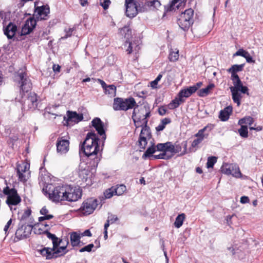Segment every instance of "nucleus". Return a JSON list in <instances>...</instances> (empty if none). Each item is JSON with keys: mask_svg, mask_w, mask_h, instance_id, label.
<instances>
[{"mask_svg": "<svg viewBox=\"0 0 263 263\" xmlns=\"http://www.w3.org/2000/svg\"><path fill=\"white\" fill-rule=\"evenodd\" d=\"M19 83L21 84V93L22 98L20 100L22 104V109L24 111L33 110L37 105V99L34 92H29L31 87V83L25 72L18 73L16 76Z\"/></svg>", "mask_w": 263, "mask_h": 263, "instance_id": "1", "label": "nucleus"}, {"mask_svg": "<svg viewBox=\"0 0 263 263\" xmlns=\"http://www.w3.org/2000/svg\"><path fill=\"white\" fill-rule=\"evenodd\" d=\"M244 66V64H235L232 65L227 70L228 72L231 74V80L233 84V86L230 88L232 92V99L238 106H240V100L242 98L240 92L249 95V89L247 87L243 86L238 75L236 74L237 72L242 71Z\"/></svg>", "mask_w": 263, "mask_h": 263, "instance_id": "2", "label": "nucleus"}, {"mask_svg": "<svg viewBox=\"0 0 263 263\" xmlns=\"http://www.w3.org/2000/svg\"><path fill=\"white\" fill-rule=\"evenodd\" d=\"M99 139L95 132H89L87 134L85 140L81 145L80 153L83 152L87 157L93 160L92 165L97 166L99 161L97 156L98 153L100 149L99 145Z\"/></svg>", "mask_w": 263, "mask_h": 263, "instance_id": "3", "label": "nucleus"}, {"mask_svg": "<svg viewBox=\"0 0 263 263\" xmlns=\"http://www.w3.org/2000/svg\"><path fill=\"white\" fill-rule=\"evenodd\" d=\"M63 193L61 194L60 202H75L81 198L82 190L76 186L64 185Z\"/></svg>", "mask_w": 263, "mask_h": 263, "instance_id": "4", "label": "nucleus"}, {"mask_svg": "<svg viewBox=\"0 0 263 263\" xmlns=\"http://www.w3.org/2000/svg\"><path fill=\"white\" fill-rule=\"evenodd\" d=\"M3 193L7 196L6 203L11 211L14 213V211H16L18 205L22 201L20 196L15 189H10L8 186L4 189Z\"/></svg>", "mask_w": 263, "mask_h": 263, "instance_id": "5", "label": "nucleus"}, {"mask_svg": "<svg viewBox=\"0 0 263 263\" xmlns=\"http://www.w3.org/2000/svg\"><path fill=\"white\" fill-rule=\"evenodd\" d=\"M142 123L137 122L135 124L136 128L142 127L138 139V145L140 149H144L147 144V141L151 139L152 134L150 128L147 126L148 120L144 119Z\"/></svg>", "mask_w": 263, "mask_h": 263, "instance_id": "6", "label": "nucleus"}, {"mask_svg": "<svg viewBox=\"0 0 263 263\" xmlns=\"http://www.w3.org/2000/svg\"><path fill=\"white\" fill-rule=\"evenodd\" d=\"M64 185H55L52 184H48L43 188V191L44 194L54 202H60L61 194L63 193Z\"/></svg>", "mask_w": 263, "mask_h": 263, "instance_id": "7", "label": "nucleus"}, {"mask_svg": "<svg viewBox=\"0 0 263 263\" xmlns=\"http://www.w3.org/2000/svg\"><path fill=\"white\" fill-rule=\"evenodd\" d=\"M120 33L122 35H124V37L126 39V41L124 45V47H127L126 49V51L128 54L135 52L136 53L138 52L140 49V47L139 44L135 42L130 41V39L132 37V30L128 26H124L123 28L121 29Z\"/></svg>", "mask_w": 263, "mask_h": 263, "instance_id": "8", "label": "nucleus"}, {"mask_svg": "<svg viewBox=\"0 0 263 263\" xmlns=\"http://www.w3.org/2000/svg\"><path fill=\"white\" fill-rule=\"evenodd\" d=\"M136 102L133 98H116L114 100L112 108L115 110H127L134 107Z\"/></svg>", "mask_w": 263, "mask_h": 263, "instance_id": "9", "label": "nucleus"}, {"mask_svg": "<svg viewBox=\"0 0 263 263\" xmlns=\"http://www.w3.org/2000/svg\"><path fill=\"white\" fill-rule=\"evenodd\" d=\"M193 10L188 9L179 15L178 19V24L181 29L186 31L189 29L193 23Z\"/></svg>", "mask_w": 263, "mask_h": 263, "instance_id": "10", "label": "nucleus"}, {"mask_svg": "<svg viewBox=\"0 0 263 263\" xmlns=\"http://www.w3.org/2000/svg\"><path fill=\"white\" fill-rule=\"evenodd\" d=\"M66 249V246L57 247L56 249L45 247L39 251L43 256L46 257L47 259H50L65 254L67 252Z\"/></svg>", "mask_w": 263, "mask_h": 263, "instance_id": "11", "label": "nucleus"}, {"mask_svg": "<svg viewBox=\"0 0 263 263\" xmlns=\"http://www.w3.org/2000/svg\"><path fill=\"white\" fill-rule=\"evenodd\" d=\"M214 127L212 124H208L203 128L200 129L197 133L195 135L196 139H194L192 143L191 148H195L194 151H196L198 148V145L200 144L204 139L206 138L209 136V132Z\"/></svg>", "mask_w": 263, "mask_h": 263, "instance_id": "12", "label": "nucleus"}, {"mask_svg": "<svg viewBox=\"0 0 263 263\" xmlns=\"http://www.w3.org/2000/svg\"><path fill=\"white\" fill-rule=\"evenodd\" d=\"M137 4L140 12L157 9L161 6L160 2L158 0H138Z\"/></svg>", "mask_w": 263, "mask_h": 263, "instance_id": "13", "label": "nucleus"}, {"mask_svg": "<svg viewBox=\"0 0 263 263\" xmlns=\"http://www.w3.org/2000/svg\"><path fill=\"white\" fill-rule=\"evenodd\" d=\"M221 171L223 174L231 175L236 178H240L241 173L239 166L236 164H223L221 167Z\"/></svg>", "mask_w": 263, "mask_h": 263, "instance_id": "14", "label": "nucleus"}, {"mask_svg": "<svg viewBox=\"0 0 263 263\" xmlns=\"http://www.w3.org/2000/svg\"><path fill=\"white\" fill-rule=\"evenodd\" d=\"M67 117H64V125L71 126L78 123L83 119L82 114H77L76 111H67Z\"/></svg>", "mask_w": 263, "mask_h": 263, "instance_id": "15", "label": "nucleus"}, {"mask_svg": "<svg viewBox=\"0 0 263 263\" xmlns=\"http://www.w3.org/2000/svg\"><path fill=\"white\" fill-rule=\"evenodd\" d=\"M98 205V200L91 198L85 200L80 208V210L85 215H89L93 212Z\"/></svg>", "mask_w": 263, "mask_h": 263, "instance_id": "16", "label": "nucleus"}, {"mask_svg": "<svg viewBox=\"0 0 263 263\" xmlns=\"http://www.w3.org/2000/svg\"><path fill=\"white\" fill-rule=\"evenodd\" d=\"M148 107L144 105L143 107H140V109H139V113L142 115H139L138 114L136 113V108H134L133 115H132V118L134 120V123L136 124L138 121L140 123H142V121L144 119L147 120V118L149 117L150 116V111L148 109Z\"/></svg>", "mask_w": 263, "mask_h": 263, "instance_id": "17", "label": "nucleus"}, {"mask_svg": "<svg viewBox=\"0 0 263 263\" xmlns=\"http://www.w3.org/2000/svg\"><path fill=\"white\" fill-rule=\"evenodd\" d=\"M126 14L129 17H134L138 13L139 8L135 0H125Z\"/></svg>", "mask_w": 263, "mask_h": 263, "instance_id": "18", "label": "nucleus"}, {"mask_svg": "<svg viewBox=\"0 0 263 263\" xmlns=\"http://www.w3.org/2000/svg\"><path fill=\"white\" fill-rule=\"evenodd\" d=\"M29 169V164L26 162L17 163L16 165V173L20 181L25 182L27 180V171Z\"/></svg>", "mask_w": 263, "mask_h": 263, "instance_id": "19", "label": "nucleus"}, {"mask_svg": "<svg viewBox=\"0 0 263 263\" xmlns=\"http://www.w3.org/2000/svg\"><path fill=\"white\" fill-rule=\"evenodd\" d=\"M56 145L57 152L61 155L65 154L69 151V140L64 137L58 138Z\"/></svg>", "mask_w": 263, "mask_h": 263, "instance_id": "20", "label": "nucleus"}, {"mask_svg": "<svg viewBox=\"0 0 263 263\" xmlns=\"http://www.w3.org/2000/svg\"><path fill=\"white\" fill-rule=\"evenodd\" d=\"M50 12L49 8L47 6L36 7L34 11V16L37 20H47Z\"/></svg>", "mask_w": 263, "mask_h": 263, "instance_id": "21", "label": "nucleus"}, {"mask_svg": "<svg viewBox=\"0 0 263 263\" xmlns=\"http://www.w3.org/2000/svg\"><path fill=\"white\" fill-rule=\"evenodd\" d=\"M32 230L30 225L22 226L15 232V238L18 240L26 238L29 236Z\"/></svg>", "mask_w": 263, "mask_h": 263, "instance_id": "22", "label": "nucleus"}, {"mask_svg": "<svg viewBox=\"0 0 263 263\" xmlns=\"http://www.w3.org/2000/svg\"><path fill=\"white\" fill-rule=\"evenodd\" d=\"M36 25V21L34 18L30 17L27 19L22 26L21 35H24L29 34L35 28Z\"/></svg>", "mask_w": 263, "mask_h": 263, "instance_id": "23", "label": "nucleus"}, {"mask_svg": "<svg viewBox=\"0 0 263 263\" xmlns=\"http://www.w3.org/2000/svg\"><path fill=\"white\" fill-rule=\"evenodd\" d=\"M92 126L96 129L98 133L102 136L103 141L106 139L105 132L104 128V123L99 118H95L91 121Z\"/></svg>", "mask_w": 263, "mask_h": 263, "instance_id": "24", "label": "nucleus"}, {"mask_svg": "<svg viewBox=\"0 0 263 263\" xmlns=\"http://www.w3.org/2000/svg\"><path fill=\"white\" fill-rule=\"evenodd\" d=\"M17 30V27L16 25L10 23L4 29V34L7 36L8 39H12Z\"/></svg>", "mask_w": 263, "mask_h": 263, "instance_id": "25", "label": "nucleus"}, {"mask_svg": "<svg viewBox=\"0 0 263 263\" xmlns=\"http://www.w3.org/2000/svg\"><path fill=\"white\" fill-rule=\"evenodd\" d=\"M232 112V107L230 106L225 107L220 111L219 118L222 121H227Z\"/></svg>", "mask_w": 263, "mask_h": 263, "instance_id": "26", "label": "nucleus"}, {"mask_svg": "<svg viewBox=\"0 0 263 263\" xmlns=\"http://www.w3.org/2000/svg\"><path fill=\"white\" fill-rule=\"evenodd\" d=\"M83 165H85L84 167L83 166L82 164L80 165L79 175L80 177L82 179L86 180L87 176L90 173V171L89 168L87 167L86 164H84Z\"/></svg>", "mask_w": 263, "mask_h": 263, "instance_id": "27", "label": "nucleus"}, {"mask_svg": "<svg viewBox=\"0 0 263 263\" xmlns=\"http://www.w3.org/2000/svg\"><path fill=\"white\" fill-rule=\"evenodd\" d=\"M215 85L213 83H211L204 88H202L198 91L197 93L199 97H204L208 96L211 91L214 88Z\"/></svg>", "mask_w": 263, "mask_h": 263, "instance_id": "28", "label": "nucleus"}, {"mask_svg": "<svg viewBox=\"0 0 263 263\" xmlns=\"http://www.w3.org/2000/svg\"><path fill=\"white\" fill-rule=\"evenodd\" d=\"M48 213L49 211L45 206L42 208V209L40 210V213L43 215V216L39 217V221L40 222H42L45 220L52 219L53 217V216L51 214H48Z\"/></svg>", "mask_w": 263, "mask_h": 263, "instance_id": "29", "label": "nucleus"}, {"mask_svg": "<svg viewBox=\"0 0 263 263\" xmlns=\"http://www.w3.org/2000/svg\"><path fill=\"white\" fill-rule=\"evenodd\" d=\"M185 101L184 99H181L178 95L171 102L168 104L170 109H174L177 108L180 104Z\"/></svg>", "mask_w": 263, "mask_h": 263, "instance_id": "30", "label": "nucleus"}, {"mask_svg": "<svg viewBox=\"0 0 263 263\" xmlns=\"http://www.w3.org/2000/svg\"><path fill=\"white\" fill-rule=\"evenodd\" d=\"M71 245L73 247L78 246L80 243V236L77 232H72L70 236Z\"/></svg>", "mask_w": 263, "mask_h": 263, "instance_id": "31", "label": "nucleus"}, {"mask_svg": "<svg viewBox=\"0 0 263 263\" xmlns=\"http://www.w3.org/2000/svg\"><path fill=\"white\" fill-rule=\"evenodd\" d=\"M152 143L151 146H149L142 156L143 159H146L152 156L157 150L156 146L154 143Z\"/></svg>", "mask_w": 263, "mask_h": 263, "instance_id": "32", "label": "nucleus"}, {"mask_svg": "<svg viewBox=\"0 0 263 263\" xmlns=\"http://www.w3.org/2000/svg\"><path fill=\"white\" fill-rule=\"evenodd\" d=\"M185 215L184 214L182 213L179 214L176 218L175 221L174 222V226L176 228H180L183 223L185 219Z\"/></svg>", "mask_w": 263, "mask_h": 263, "instance_id": "33", "label": "nucleus"}, {"mask_svg": "<svg viewBox=\"0 0 263 263\" xmlns=\"http://www.w3.org/2000/svg\"><path fill=\"white\" fill-rule=\"evenodd\" d=\"M105 93L110 97H115L116 94V87L114 85H109L104 89Z\"/></svg>", "mask_w": 263, "mask_h": 263, "instance_id": "34", "label": "nucleus"}, {"mask_svg": "<svg viewBox=\"0 0 263 263\" xmlns=\"http://www.w3.org/2000/svg\"><path fill=\"white\" fill-rule=\"evenodd\" d=\"M171 120L170 118H165L162 119L160 124L156 127V129L158 132L162 131L165 128L166 125L170 123Z\"/></svg>", "mask_w": 263, "mask_h": 263, "instance_id": "35", "label": "nucleus"}, {"mask_svg": "<svg viewBox=\"0 0 263 263\" xmlns=\"http://www.w3.org/2000/svg\"><path fill=\"white\" fill-rule=\"evenodd\" d=\"M179 58V50L177 49H175V50H173L171 49L170 50V54L168 56V59L171 62H176L178 60Z\"/></svg>", "mask_w": 263, "mask_h": 263, "instance_id": "36", "label": "nucleus"}, {"mask_svg": "<svg viewBox=\"0 0 263 263\" xmlns=\"http://www.w3.org/2000/svg\"><path fill=\"white\" fill-rule=\"evenodd\" d=\"M254 122V119L251 117H246L240 119L238 121V124L239 125H243V124H247L251 125L253 124Z\"/></svg>", "mask_w": 263, "mask_h": 263, "instance_id": "37", "label": "nucleus"}, {"mask_svg": "<svg viewBox=\"0 0 263 263\" xmlns=\"http://www.w3.org/2000/svg\"><path fill=\"white\" fill-rule=\"evenodd\" d=\"M115 195L120 196L122 195L126 190V187L123 184L118 185L116 187H114Z\"/></svg>", "mask_w": 263, "mask_h": 263, "instance_id": "38", "label": "nucleus"}, {"mask_svg": "<svg viewBox=\"0 0 263 263\" xmlns=\"http://www.w3.org/2000/svg\"><path fill=\"white\" fill-rule=\"evenodd\" d=\"M182 1V0H173L169 6V7L167 8V11H172L176 9H178L179 6L178 3L180 4Z\"/></svg>", "mask_w": 263, "mask_h": 263, "instance_id": "39", "label": "nucleus"}, {"mask_svg": "<svg viewBox=\"0 0 263 263\" xmlns=\"http://www.w3.org/2000/svg\"><path fill=\"white\" fill-rule=\"evenodd\" d=\"M240 125V128L238 130L240 136L242 138H247L248 137V127L246 125Z\"/></svg>", "mask_w": 263, "mask_h": 263, "instance_id": "40", "label": "nucleus"}, {"mask_svg": "<svg viewBox=\"0 0 263 263\" xmlns=\"http://www.w3.org/2000/svg\"><path fill=\"white\" fill-rule=\"evenodd\" d=\"M217 162V158L214 156L210 157L208 159L206 166L208 168H212Z\"/></svg>", "mask_w": 263, "mask_h": 263, "instance_id": "41", "label": "nucleus"}, {"mask_svg": "<svg viewBox=\"0 0 263 263\" xmlns=\"http://www.w3.org/2000/svg\"><path fill=\"white\" fill-rule=\"evenodd\" d=\"M43 223L35 224L34 228V232L36 234H44L45 232L43 229Z\"/></svg>", "mask_w": 263, "mask_h": 263, "instance_id": "42", "label": "nucleus"}, {"mask_svg": "<svg viewBox=\"0 0 263 263\" xmlns=\"http://www.w3.org/2000/svg\"><path fill=\"white\" fill-rule=\"evenodd\" d=\"M114 187H112L109 189H107L104 193V196L106 198L109 199L113 196L114 195H115Z\"/></svg>", "mask_w": 263, "mask_h": 263, "instance_id": "43", "label": "nucleus"}, {"mask_svg": "<svg viewBox=\"0 0 263 263\" xmlns=\"http://www.w3.org/2000/svg\"><path fill=\"white\" fill-rule=\"evenodd\" d=\"M178 96L181 98L183 99V98H188L191 95L190 94L189 91L187 88L181 90L178 94Z\"/></svg>", "mask_w": 263, "mask_h": 263, "instance_id": "44", "label": "nucleus"}, {"mask_svg": "<svg viewBox=\"0 0 263 263\" xmlns=\"http://www.w3.org/2000/svg\"><path fill=\"white\" fill-rule=\"evenodd\" d=\"M94 247V245L92 243H90L86 246L79 250L80 252H90L91 251L92 249Z\"/></svg>", "mask_w": 263, "mask_h": 263, "instance_id": "45", "label": "nucleus"}, {"mask_svg": "<svg viewBox=\"0 0 263 263\" xmlns=\"http://www.w3.org/2000/svg\"><path fill=\"white\" fill-rule=\"evenodd\" d=\"M166 143H159L156 145L157 151H161L164 153H166L167 146H166Z\"/></svg>", "mask_w": 263, "mask_h": 263, "instance_id": "46", "label": "nucleus"}, {"mask_svg": "<svg viewBox=\"0 0 263 263\" xmlns=\"http://www.w3.org/2000/svg\"><path fill=\"white\" fill-rule=\"evenodd\" d=\"M110 4V0H100V5L103 8L104 10L108 9Z\"/></svg>", "mask_w": 263, "mask_h": 263, "instance_id": "47", "label": "nucleus"}, {"mask_svg": "<svg viewBox=\"0 0 263 263\" xmlns=\"http://www.w3.org/2000/svg\"><path fill=\"white\" fill-rule=\"evenodd\" d=\"M74 30L73 28H69L65 29V35L62 37V39H65L68 37H70Z\"/></svg>", "mask_w": 263, "mask_h": 263, "instance_id": "48", "label": "nucleus"}, {"mask_svg": "<svg viewBox=\"0 0 263 263\" xmlns=\"http://www.w3.org/2000/svg\"><path fill=\"white\" fill-rule=\"evenodd\" d=\"M173 154H176L181 152L182 147L181 144H173Z\"/></svg>", "mask_w": 263, "mask_h": 263, "instance_id": "49", "label": "nucleus"}, {"mask_svg": "<svg viewBox=\"0 0 263 263\" xmlns=\"http://www.w3.org/2000/svg\"><path fill=\"white\" fill-rule=\"evenodd\" d=\"M153 157L155 159H167L170 158V157L166 155L165 153L162 152V153L159 155H154Z\"/></svg>", "mask_w": 263, "mask_h": 263, "instance_id": "50", "label": "nucleus"}, {"mask_svg": "<svg viewBox=\"0 0 263 263\" xmlns=\"http://www.w3.org/2000/svg\"><path fill=\"white\" fill-rule=\"evenodd\" d=\"M31 211L30 209L26 210L24 213L23 214L22 216L21 217V220H24L28 217H29V216L31 215Z\"/></svg>", "mask_w": 263, "mask_h": 263, "instance_id": "51", "label": "nucleus"}, {"mask_svg": "<svg viewBox=\"0 0 263 263\" xmlns=\"http://www.w3.org/2000/svg\"><path fill=\"white\" fill-rule=\"evenodd\" d=\"M248 53V51L242 49H239L234 54V56H241L242 57H246V54Z\"/></svg>", "mask_w": 263, "mask_h": 263, "instance_id": "52", "label": "nucleus"}, {"mask_svg": "<svg viewBox=\"0 0 263 263\" xmlns=\"http://www.w3.org/2000/svg\"><path fill=\"white\" fill-rule=\"evenodd\" d=\"M53 247L52 249H56L60 245L62 240H60L57 237H55V239H53L52 240Z\"/></svg>", "mask_w": 263, "mask_h": 263, "instance_id": "53", "label": "nucleus"}, {"mask_svg": "<svg viewBox=\"0 0 263 263\" xmlns=\"http://www.w3.org/2000/svg\"><path fill=\"white\" fill-rule=\"evenodd\" d=\"M118 218L117 216L114 214H109L108 216V220L111 223H113L118 220Z\"/></svg>", "mask_w": 263, "mask_h": 263, "instance_id": "54", "label": "nucleus"}, {"mask_svg": "<svg viewBox=\"0 0 263 263\" xmlns=\"http://www.w3.org/2000/svg\"><path fill=\"white\" fill-rule=\"evenodd\" d=\"M181 144V147L182 146L183 148V151L182 152V153L180 154L181 156H182L187 153V141H183Z\"/></svg>", "mask_w": 263, "mask_h": 263, "instance_id": "55", "label": "nucleus"}, {"mask_svg": "<svg viewBox=\"0 0 263 263\" xmlns=\"http://www.w3.org/2000/svg\"><path fill=\"white\" fill-rule=\"evenodd\" d=\"M166 146H167L166 151L167 152H170L173 154V144L171 142H166Z\"/></svg>", "mask_w": 263, "mask_h": 263, "instance_id": "56", "label": "nucleus"}, {"mask_svg": "<svg viewBox=\"0 0 263 263\" xmlns=\"http://www.w3.org/2000/svg\"><path fill=\"white\" fill-rule=\"evenodd\" d=\"M44 232H45L44 234L46 235L47 237L49 239H50L51 240H53V239H55V237L57 236L54 234L50 233L48 231V229H45Z\"/></svg>", "mask_w": 263, "mask_h": 263, "instance_id": "57", "label": "nucleus"}, {"mask_svg": "<svg viewBox=\"0 0 263 263\" xmlns=\"http://www.w3.org/2000/svg\"><path fill=\"white\" fill-rule=\"evenodd\" d=\"M12 224V219H10L5 225L4 231H5V234L8 235V230Z\"/></svg>", "mask_w": 263, "mask_h": 263, "instance_id": "58", "label": "nucleus"}, {"mask_svg": "<svg viewBox=\"0 0 263 263\" xmlns=\"http://www.w3.org/2000/svg\"><path fill=\"white\" fill-rule=\"evenodd\" d=\"M244 58L246 59V61L248 63H253L254 62V61L253 60L252 57L250 55V53L248 52V53L246 54Z\"/></svg>", "mask_w": 263, "mask_h": 263, "instance_id": "59", "label": "nucleus"}, {"mask_svg": "<svg viewBox=\"0 0 263 263\" xmlns=\"http://www.w3.org/2000/svg\"><path fill=\"white\" fill-rule=\"evenodd\" d=\"M249 201H250V200H249L248 197L243 196L240 198V202L242 204H245V203H248L249 202Z\"/></svg>", "mask_w": 263, "mask_h": 263, "instance_id": "60", "label": "nucleus"}, {"mask_svg": "<svg viewBox=\"0 0 263 263\" xmlns=\"http://www.w3.org/2000/svg\"><path fill=\"white\" fill-rule=\"evenodd\" d=\"M187 89H188V91H189L191 96L197 90L196 89V87H195V86L194 85L187 88Z\"/></svg>", "mask_w": 263, "mask_h": 263, "instance_id": "61", "label": "nucleus"}, {"mask_svg": "<svg viewBox=\"0 0 263 263\" xmlns=\"http://www.w3.org/2000/svg\"><path fill=\"white\" fill-rule=\"evenodd\" d=\"M158 112L160 115L163 116L166 114V110L164 107H161L159 108Z\"/></svg>", "mask_w": 263, "mask_h": 263, "instance_id": "62", "label": "nucleus"}, {"mask_svg": "<svg viewBox=\"0 0 263 263\" xmlns=\"http://www.w3.org/2000/svg\"><path fill=\"white\" fill-rule=\"evenodd\" d=\"M158 83V82L157 81H156L155 80H154V81H153L151 82V86L153 88H157Z\"/></svg>", "mask_w": 263, "mask_h": 263, "instance_id": "63", "label": "nucleus"}, {"mask_svg": "<svg viewBox=\"0 0 263 263\" xmlns=\"http://www.w3.org/2000/svg\"><path fill=\"white\" fill-rule=\"evenodd\" d=\"M98 81L99 82L100 84L101 85V86H102V88H103L104 90L108 86V85H106L105 82L104 81H103V80H102L101 79H98Z\"/></svg>", "mask_w": 263, "mask_h": 263, "instance_id": "64", "label": "nucleus"}]
</instances>
